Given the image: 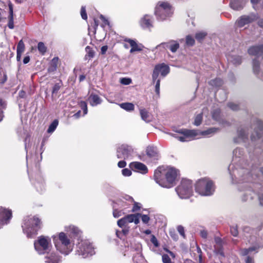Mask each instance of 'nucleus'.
Wrapping results in <instances>:
<instances>
[{
	"label": "nucleus",
	"mask_w": 263,
	"mask_h": 263,
	"mask_svg": "<svg viewBox=\"0 0 263 263\" xmlns=\"http://www.w3.org/2000/svg\"><path fill=\"white\" fill-rule=\"evenodd\" d=\"M120 82L123 85H129L132 83V80L130 78H123L120 80Z\"/></svg>",
	"instance_id": "c03bdc74"
},
{
	"label": "nucleus",
	"mask_w": 263,
	"mask_h": 263,
	"mask_svg": "<svg viewBox=\"0 0 263 263\" xmlns=\"http://www.w3.org/2000/svg\"><path fill=\"white\" fill-rule=\"evenodd\" d=\"M209 83L212 86L218 87L221 85L222 81L220 79H216L210 81Z\"/></svg>",
	"instance_id": "c9c22d12"
},
{
	"label": "nucleus",
	"mask_w": 263,
	"mask_h": 263,
	"mask_svg": "<svg viewBox=\"0 0 263 263\" xmlns=\"http://www.w3.org/2000/svg\"><path fill=\"white\" fill-rule=\"evenodd\" d=\"M219 129L215 127H212L202 132H199L196 130H190L187 129H181L178 131L180 135H174L173 136L181 142H187L196 138L198 136H203L210 137L217 133Z\"/></svg>",
	"instance_id": "f03ea898"
},
{
	"label": "nucleus",
	"mask_w": 263,
	"mask_h": 263,
	"mask_svg": "<svg viewBox=\"0 0 263 263\" xmlns=\"http://www.w3.org/2000/svg\"><path fill=\"white\" fill-rule=\"evenodd\" d=\"M246 263H254V260L253 258L251 257H247L246 260Z\"/></svg>",
	"instance_id": "e2e57ef3"
},
{
	"label": "nucleus",
	"mask_w": 263,
	"mask_h": 263,
	"mask_svg": "<svg viewBox=\"0 0 263 263\" xmlns=\"http://www.w3.org/2000/svg\"><path fill=\"white\" fill-rule=\"evenodd\" d=\"M69 229V231L74 235H76L77 236H79L80 235V231L77 227H75L74 226H70Z\"/></svg>",
	"instance_id": "a19ab883"
},
{
	"label": "nucleus",
	"mask_w": 263,
	"mask_h": 263,
	"mask_svg": "<svg viewBox=\"0 0 263 263\" xmlns=\"http://www.w3.org/2000/svg\"><path fill=\"white\" fill-rule=\"evenodd\" d=\"M151 241L154 244V245L156 247H158L159 246V243H158V240L155 236L153 235L152 236L151 239Z\"/></svg>",
	"instance_id": "603ef678"
},
{
	"label": "nucleus",
	"mask_w": 263,
	"mask_h": 263,
	"mask_svg": "<svg viewBox=\"0 0 263 263\" xmlns=\"http://www.w3.org/2000/svg\"><path fill=\"white\" fill-rule=\"evenodd\" d=\"M206 35V33L204 32H199L196 34L195 37L197 40L200 42Z\"/></svg>",
	"instance_id": "4c0bfd02"
},
{
	"label": "nucleus",
	"mask_w": 263,
	"mask_h": 263,
	"mask_svg": "<svg viewBox=\"0 0 263 263\" xmlns=\"http://www.w3.org/2000/svg\"><path fill=\"white\" fill-rule=\"evenodd\" d=\"M12 217L11 211L0 207V228L7 224Z\"/></svg>",
	"instance_id": "4468645a"
},
{
	"label": "nucleus",
	"mask_w": 263,
	"mask_h": 263,
	"mask_svg": "<svg viewBox=\"0 0 263 263\" xmlns=\"http://www.w3.org/2000/svg\"><path fill=\"white\" fill-rule=\"evenodd\" d=\"M77 254L85 258L95 254L94 248L88 240H82L78 245Z\"/></svg>",
	"instance_id": "6e6552de"
},
{
	"label": "nucleus",
	"mask_w": 263,
	"mask_h": 263,
	"mask_svg": "<svg viewBox=\"0 0 263 263\" xmlns=\"http://www.w3.org/2000/svg\"><path fill=\"white\" fill-rule=\"evenodd\" d=\"M141 219L144 223H147L149 220V218L147 215H141Z\"/></svg>",
	"instance_id": "6e6d98bb"
},
{
	"label": "nucleus",
	"mask_w": 263,
	"mask_h": 263,
	"mask_svg": "<svg viewBox=\"0 0 263 263\" xmlns=\"http://www.w3.org/2000/svg\"><path fill=\"white\" fill-rule=\"evenodd\" d=\"M34 248L40 254L47 253L45 257V262L47 263H59L60 259L55 253H49L51 248V239L49 237L41 236L37 240L34 241Z\"/></svg>",
	"instance_id": "f257e3e1"
},
{
	"label": "nucleus",
	"mask_w": 263,
	"mask_h": 263,
	"mask_svg": "<svg viewBox=\"0 0 263 263\" xmlns=\"http://www.w3.org/2000/svg\"><path fill=\"white\" fill-rule=\"evenodd\" d=\"M133 149L130 146L122 145L117 149V156L119 159H126L131 155Z\"/></svg>",
	"instance_id": "ddd939ff"
},
{
	"label": "nucleus",
	"mask_w": 263,
	"mask_h": 263,
	"mask_svg": "<svg viewBox=\"0 0 263 263\" xmlns=\"http://www.w3.org/2000/svg\"><path fill=\"white\" fill-rule=\"evenodd\" d=\"M0 110H1L3 108H4L5 107V103L3 101V100L1 99H0Z\"/></svg>",
	"instance_id": "69168bd1"
},
{
	"label": "nucleus",
	"mask_w": 263,
	"mask_h": 263,
	"mask_svg": "<svg viewBox=\"0 0 263 263\" xmlns=\"http://www.w3.org/2000/svg\"><path fill=\"white\" fill-rule=\"evenodd\" d=\"M250 55L259 56L263 54V44L251 47L248 49Z\"/></svg>",
	"instance_id": "6ab92c4d"
},
{
	"label": "nucleus",
	"mask_w": 263,
	"mask_h": 263,
	"mask_svg": "<svg viewBox=\"0 0 263 263\" xmlns=\"http://www.w3.org/2000/svg\"><path fill=\"white\" fill-rule=\"evenodd\" d=\"M80 105L81 107V109L83 110L84 115H86L87 113V104L84 101H81L80 103Z\"/></svg>",
	"instance_id": "a18cd8bd"
},
{
	"label": "nucleus",
	"mask_w": 263,
	"mask_h": 263,
	"mask_svg": "<svg viewBox=\"0 0 263 263\" xmlns=\"http://www.w3.org/2000/svg\"><path fill=\"white\" fill-rule=\"evenodd\" d=\"M140 25L143 28L148 29L153 27L151 17L148 15H144L140 21Z\"/></svg>",
	"instance_id": "4be33fe9"
},
{
	"label": "nucleus",
	"mask_w": 263,
	"mask_h": 263,
	"mask_svg": "<svg viewBox=\"0 0 263 263\" xmlns=\"http://www.w3.org/2000/svg\"><path fill=\"white\" fill-rule=\"evenodd\" d=\"M176 191L181 198H189L193 193L192 181L187 179H182L180 185L176 189Z\"/></svg>",
	"instance_id": "423d86ee"
},
{
	"label": "nucleus",
	"mask_w": 263,
	"mask_h": 263,
	"mask_svg": "<svg viewBox=\"0 0 263 263\" xmlns=\"http://www.w3.org/2000/svg\"><path fill=\"white\" fill-rule=\"evenodd\" d=\"M173 12L172 6L166 2H159L155 9V14L158 19L164 20L170 16Z\"/></svg>",
	"instance_id": "0eeeda50"
},
{
	"label": "nucleus",
	"mask_w": 263,
	"mask_h": 263,
	"mask_svg": "<svg viewBox=\"0 0 263 263\" xmlns=\"http://www.w3.org/2000/svg\"><path fill=\"white\" fill-rule=\"evenodd\" d=\"M37 48L40 53L44 54L46 52V47L43 42H39L37 46Z\"/></svg>",
	"instance_id": "f704fd0d"
},
{
	"label": "nucleus",
	"mask_w": 263,
	"mask_h": 263,
	"mask_svg": "<svg viewBox=\"0 0 263 263\" xmlns=\"http://www.w3.org/2000/svg\"><path fill=\"white\" fill-rule=\"evenodd\" d=\"M58 125V121L57 120H54L52 123L49 125L47 130L48 133H51L54 131Z\"/></svg>",
	"instance_id": "72a5a7b5"
},
{
	"label": "nucleus",
	"mask_w": 263,
	"mask_h": 263,
	"mask_svg": "<svg viewBox=\"0 0 263 263\" xmlns=\"http://www.w3.org/2000/svg\"><path fill=\"white\" fill-rule=\"evenodd\" d=\"M195 43L194 38L191 35H187L186 37V44L188 46H193Z\"/></svg>",
	"instance_id": "ea45409f"
},
{
	"label": "nucleus",
	"mask_w": 263,
	"mask_h": 263,
	"mask_svg": "<svg viewBox=\"0 0 263 263\" xmlns=\"http://www.w3.org/2000/svg\"><path fill=\"white\" fill-rule=\"evenodd\" d=\"M61 85L60 83H57L55 84L53 88H52V96L53 97L54 95H56L59 89H60Z\"/></svg>",
	"instance_id": "79ce46f5"
},
{
	"label": "nucleus",
	"mask_w": 263,
	"mask_h": 263,
	"mask_svg": "<svg viewBox=\"0 0 263 263\" xmlns=\"http://www.w3.org/2000/svg\"><path fill=\"white\" fill-rule=\"evenodd\" d=\"M139 204L138 203H135L133 208V209H132V211L133 212H136V211H138L140 209V206H139Z\"/></svg>",
	"instance_id": "bf43d9fd"
},
{
	"label": "nucleus",
	"mask_w": 263,
	"mask_h": 263,
	"mask_svg": "<svg viewBox=\"0 0 263 263\" xmlns=\"http://www.w3.org/2000/svg\"><path fill=\"white\" fill-rule=\"evenodd\" d=\"M258 25L263 29V19H261L258 22Z\"/></svg>",
	"instance_id": "338daca9"
},
{
	"label": "nucleus",
	"mask_w": 263,
	"mask_h": 263,
	"mask_svg": "<svg viewBox=\"0 0 263 263\" xmlns=\"http://www.w3.org/2000/svg\"><path fill=\"white\" fill-rule=\"evenodd\" d=\"M140 214H129L119 219L117 224L120 228L126 227L129 223L134 222L137 224L139 222V216Z\"/></svg>",
	"instance_id": "9b49d317"
},
{
	"label": "nucleus",
	"mask_w": 263,
	"mask_h": 263,
	"mask_svg": "<svg viewBox=\"0 0 263 263\" xmlns=\"http://www.w3.org/2000/svg\"><path fill=\"white\" fill-rule=\"evenodd\" d=\"M53 240L57 249L61 253L67 255L72 250L71 240L63 232H61L58 236H53Z\"/></svg>",
	"instance_id": "20e7f679"
},
{
	"label": "nucleus",
	"mask_w": 263,
	"mask_h": 263,
	"mask_svg": "<svg viewBox=\"0 0 263 263\" xmlns=\"http://www.w3.org/2000/svg\"><path fill=\"white\" fill-rule=\"evenodd\" d=\"M126 165V163L125 161L122 160L118 162V166L120 168H124Z\"/></svg>",
	"instance_id": "4d7b16f0"
},
{
	"label": "nucleus",
	"mask_w": 263,
	"mask_h": 263,
	"mask_svg": "<svg viewBox=\"0 0 263 263\" xmlns=\"http://www.w3.org/2000/svg\"><path fill=\"white\" fill-rule=\"evenodd\" d=\"M130 167L133 170L139 172L141 174H146L148 171L146 166L139 162L131 163L130 164Z\"/></svg>",
	"instance_id": "f3484780"
},
{
	"label": "nucleus",
	"mask_w": 263,
	"mask_h": 263,
	"mask_svg": "<svg viewBox=\"0 0 263 263\" xmlns=\"http://www.w3.org/2000/svg\"><path fill=\"white\" fill-rule=\"evenodd\" d=\"M245 4L243 0H231L230 6L235 10H239L243 8Z\"/></svg>",
	"instance_id": "5701e85b"
},
{
	"label": "nucleus",
	"mask_w": 263,
	"mask_h": 263,
	"mask_svg": "<svg viewBox=\"0 0 263 263\" xmlns=\"http://www.w3.org/2000/svg\"><path fill=\"white\" fill-rule=\"evenodd\" d=\"M215 241L216 245L214 246V251L218 252L220 251V249L221 247V239L219 237H216L215 238Z\"/></svg>",
	"instance_id": "473e14b6"
},
{
	"label": "nucleus",
	"mask_w": 263,
	"mask_h": 263,
	"mask_svg": "<svg viewBox=\"0 0 263 263\" xmlns=\"http://www.w3.org/2000/svg\"><path fill=\"white\" fill-rule=\"evenodd\" d=\"M258 18L257 14L250 13L248 15H243L240 16L236 21L235 25L238 28H242L245 25L252 23Z\"/></svg>",
	"instance_id": "9d476101"
},
{
	"label": "nucleus",
	"mask_w": 263,
	"mask_h": 263,
	"mask_svg": "<svg viewBox=\"0 0 263 263\" xmlns=\"http://www.w3.org/2000/svg\"><path fill=\"white\" fill-rule=\"evenodd\" d=\"M147 155L153 160H157L159 158V153L156 147L149 146L146 149Z\"/></svg>",
	"instance_id": "aec40b11"
},
{
	"label": "nucleus",
	"mask_w": 263,
	"mask_h": 263,
	"mask_svg": "<svg viewBox=\"0 0 263 263\" xmlns=\"http://www.w3.org/2000/svg\"><path fill=\"white\" fill-rule=\"evenodd\" d=\"M25 49V45L22 40H20L17 46V52L23 53Z\"/></svg>",
	"instance_id": "e433bc0d"
},
{
	"label": "nucleus",
	"mask_w": 263,
	"mask_h": 263,
	"mask_svg": "<svg viewBox=\"0 0 263 263\" xmlns=\"http://www.w3.org/2000/svg\"><path fill=\"white\" fill-rule=\"evenodd\" d=\"M119 105L122 108L128 111H133L135 109V106L132 103H123Z\"/></svg>",
	"instance_id": "cd10ccee"
},
{
	"label": "nucleus",
	"mask_w": 263,
	"mask_h": 263,
	"mask_svg": "<svg viewBox=\"0 0 263 263\" xmlns=\"http://www.w3.org/2000/svg\"><path fill=\"white\" fill-rule=\"evenodd\" d=\"M200 236L203 238H206L208 236V232L205 230H201Z\"/></svg>",
	"instance_id": "13d9d810"
},
{
	"label": "nucleus",
	"mask_w": 263,
	"mask_h": 263,
	"mask_svg": "<svg viewBox=\"0 0 263 263\" xmlns=\"http://www.w3.org/2000/svg\"><path fill=\"white\" fill-rule=\"evenodd\" d=\"M257 249L256 247L249 248V249H243L239 251V253L242 256L248 255L250 252L255 251Z\"/></svg>",
	"instance_id": "2f4dec72"
},
{
	"label": "nucleus",
	"mask_w": 263,
	"mask_h": 263,
	"mask_svg": "<svg viewBox=\"0 0 263 263\" xmlns=\"http://www.w3.org/2000/svg\"><path fill=\"white\" fill-rule=\"evenodd\" d=\"M8 6L9 9V15L8 16L9 22L8 26L10 29H12L14 28L13 5L11 2H9Z\"/></svg>",
	"instance_id": "b1692460"
},
{
	"label": "nucleus",
	"mask_w": 263,
	"mask_h": 263,
	"mask_svg": "<svg viewBox=\"0 0 263 263\" xmlns=\"http://www.w3.org/2000/svg\"><path fill=\"white\" fill-rule=\"evenodd\" d=\"M259 199L260 204L263 205V194L259 197Z\"/></svg>",
	"instance_id": "774afa93"
},
{
	"label": "nucleus",
	"mask_w": 263,
	"mask_h": 263,
	"mask_svg": "<svg viewBox=\"0 0 263 263\" xmlns=\"http://www.w3.org/2000/svg\"><path fill=\"white\" fill-rule=\"evenodd\" d=\"M122 174L124 176H130L132 175V171L128 168H124L122 170Z\"/></svg>",
	"instance_id": "09e8293b"
},
{
	"label": "nucleus",
	"mask_w": 263,
	"mask_h": 263,
	"mask_svg": "<svg viewBox=\"0 0 263 263\" xmlns=\"http://www.w3.org/2000/svg\"><path fill=\"white\" fill-rule=\"evenodd\" d=\"M206 109H204L202 111V112L197 115L195 118L194 122L193 123L194 125L195 126H199L201 124L202 120V115L204 114L205 111Z\"/></svg>",
	"instance_id": "c756f323"
},
{
	"label": "nucleus",
	"mask_w": 263,
	"mask_h": 263,
	"mask_svg": "<svg viewBox=\"0 0 263 263\" xmlns=\"http://www.w3.org/2000/svg\"><path fill=\"white\" fill-rule=\"evenodd\" d=\"M169 71V67L164 64L156 65L152 74L153 81L154 82L157 80L160 73L162 76L165 77L168 73Z\"/></svg>",
	"instance_id": "f8f14e48"
},
{
	"label": "nucleus",
	"mask_w": 263,
	"mask_h": 263,
	"mask_svg": "<svg viewBox=\"0 0 263 263\" xmlns=\"http://www.w3.org/2000/svg\"><path fill=\"white\" fill-rule=\"evenodd\" d=\"M89 102L91 105L92 106H96L98 104H99L101 102V100L100 97L97 95L91 94L89 98Z\"/></svg>",
	"instance_id": "393cba45"
},
{
	"label": "nucleus",
	"mask_w": 263,
	"mask_h": 263,
	"mask_svg": "<svg viewBox=\"0 0 263 263\" xmlns=\"http://www.w3.org/2000/svg\"><path fill=\"white\" fill-rule=\"evenodd\" d=\"M165 167L164 166L159 167L154 172V179L156 182L161 186V184H164V180L162 179V176L165 175Z\"/></svg>",
	"instance_id": "dca6fc26"
},
{
	"label": "nucleus",
	"mask_w": 263,
	"mask_h": 263,
	"mask_svg": "<svg viewBox=\"0 0 263 263\" xmlns=\"http://www.w3.org/2000/svg\"><path fill=\"white\" fill-rule=\"evenodd\" d=\"M30 61V58L29 56L25 57L23 59L24 64H27Z\"/></svg>",
	"instance_id": "0e129e2a"
},
{
	"label": "nucleus",
	"mask_w": 263,
	"mask_h": 263,
	"mask_svg": "<svg viewBox=\"0 0 263 263\" xmlns=\"http://www.w3.org/2000/svg\"><path fill=\"white\" fill-rule=\"evenodd\" d=\"M220 110L219 109H217L214 110L212 112V117H213V118L215 120L219 121V119H220Z\"/></svg>",
	"instance_id": "58836bf2"
},
{
	"label": "nucleus",
	"mask_w": 263,
	"mask_h": 263,
	"mask_svg": "<svg viewBox=\"0 0 263 263\" xmlns=\"http://www.w3.org/2000/svg\"><path fill=\"white\" fill-rule=\"evenodd\" d=\"M85 50L87 52L85 56V59L86 60H89L94 57L95 51L89 46H87L85 48Z\"/></svg>",
	"instance_id": "c85d7f7f"
},
{
	"label": "nucleus",
	"mask_w": 263,
	"mask_h": 263,
	"mask_svg": "<svg viewBox=\"0 0 263 263\" xmlns=\"http://www.w3.org/2000/svg\"><path fill=\"white\" fill-rule=\"evenodd\" d=\"M177 230L182 236H183V237H185L184 230L182 226H179L177 228Z\"/></svg>",
	"instance_id": "5fc2aeb1"
},
{
	"label": "nucleus",
	"mask_w": 263,
	"mask_h": 263,
	"mask_svg": "<svg viewBox=\"0 0 263 263\" xmlns=\"http://www.w3.org/2000/svg\"><path fill=\"white\" fill-rule=\"evenodd\" d=\"M41 226V220L35 216L26 217L22 226L24 233L27 235L28 237H32L33 235H36Z\"/></svg>",
	"instance_id": "7ed1b4c3"
},
{
	"label": "nucleus",
	"mask_w": 263,
	"mask_h": 263,
	"mask_svg": "<svg viewBox=\"0 0 263 263\" xmlns=\"http://www.w3.org/2000/svg\"><path fill=\"white\" fill-rule=\"evenodd\" d=\"M81 15L83 19L84 20H87V15L86 14L85 7L84 6H82L81 7Z\"/></svg>",
	"instance_id": "de8ad7c7"
},
{
	"label": "nucleus",
	"mask_w": 263,
	"mask_h": 263,
	"mask_svg": "<svg viewBox=\"0 0 263 263\" xmlns=\"http://www.w3.org/2000/svg\"><path fill=\"white\" fill-rule=\"evenodd\" d=\"M178 175V171L173 167H165V176L166 181L164 184H161V186L166 188L172 187L175 184V181Z\"/></svg>",
	"instance_id": "1a4fd4ad"
},
{
	"label": "nucleus",
	"mask_w": 263,
	"mask_h": 263,
	"mask_svg": "<svg viewBox=\"0 0 263 263\" xmlns=\"http://www.w3.org/2000/svg\"><path fill=\"white\" fill-rule=\"evenodd\" d=\"M179 47V43L177 41L170 40L167 42L160 44L156 48L162 47L165 49H169L172 52L174 53L176 52Z\"/></svg>",
	"instance_id": "2eb2a0df"
},
{
	"label": "nucleus",
	"mask_w": 263,
	"mask_h": 263,
	"mask_svg": "<svg viewBox=\"0 0 263 263\" xmlns=\"http://www.w3.org/2000/svg\"><path fill=\"white\" fill-rule=\"evenodd\" d=\"M140 114L143 120L148 122L151 121L150 115L145 109H140Z\"/></svg>",
	"instance_id": "a878e982"
},
{
	"label": "nucleus",
	"mask_w": 263,
	"mask_h": 263,
	"mask_svg": "<svg viewBox=\"0 0 263 263\" xmlns=\"http://www.w3.org/2000/svg\"><path fill=\"white\" fill-rule=\"evenodd\" d=\"M253 70L257 77L263 80V64L260 65L257 60H253Z\"/></svg>",
	"instance_id": "a211bd4d"
},
{
	"label": "nucleus",
	"mask_w": 263,
	"mask_h": 263,
	"mask_svg": "<svg viewBox=\"0 0 263 263\" xmlns=\"http://www.w3.org/2000/svg\"><path fill=\"white\" fill-rule=\"evenodd\" d=\"M238 153L239 155H241V149H239V148H236L234 151H233V155L236 156V157L238 156L239 157V156H237V153Z\"/></svg>",
	"instance_id": "680f3d73"
},
{
	"label": "nucleus",
	"mask_w": 263,
	"mask_h": 263,
	"mask_svg": "<svg viewBox=\"0 0 263 263\" xmlns=\"http://www.w3.org/2000/svg\"><path fill=\"white\" fill-rule=\"evenodd\" d=\"M122 212L121 211H119L118 210H114V212H113V215H114V217L118 218L119 217H120V216L122 215Z\"/></svg>",
	"instance_id": "864d4df0"
},
{
	"label": "nucleus",
	"mask_w": 263,
	"mask_h": 263,
	"mask_svg": "<svg viewBox=\"0 0 263 263\" xmlns=\"http://www.w3.org/2000/svg\"><path fill=\"white\" fill-rule=\"evenodd\" d=\"M156 81V85H155V91L157 93V95L159 96L160 94V80L157 79L155 80L154 82L153 81V82L154 83Z\"/></svg>",
	"instance_id": "37998d69"
},
{
	"label": "nucleus",
	"mask_w": 263,
	"mask_h": 263,
	"mask_svg": "<svg viewBox=\"0 0 263 263\" xmlns=\"http://www.w3.org/2000/svg\"><path fill=\"white\" fill-rule=\"evenodd\" d=\"M126 42L129 43L132 48L130 50V53H133L135 51H142L143 48V46L142 44H138L136 42L133 40L127 39L125 40Z\"/></svg>",
	"instance_id": "412c9836"
},
{
	"label": "nucleus",
	"mask_w": 263,
	"mask_h": 263,
	"mask_svg": "<svg viewBox=\"0 0 263 263\" xmlns=\"http://www.w3.org/2000/svg\"><path fill=\"white\" fill-rule=\"evenodd\" d=\"M228 60L235 65H239L242 61L241 58L238 55L230 57Z\"/></svg>",
	"instance_id": "7c9ffc66"
},
{
	"label": "nucleus",
	"mask_w": 263,
	"mask_h": 263,
	"mask_svg": "<svg viewBox=\"0 0 263 263\" xmlns=\"http://www.w3.org/2000/svg\"><path fill=\"white\" fill-rule=\"evenodd\" d=\"M195 190L202 196H210L215 191L213 181L208 178L199 179L196 182Z\"/></svg>",
	"instance_id": "39448f33"
},
{
	"label": "nucleus",
	"mask_w": 263,
	"mask_h": 263,
	"mask_svg": "<svg viewBox=\"0 0 263 263\" xmlns=\"http://www.w3.org/2000/svg\"><path fill=\"white\" fill-rule=\"evenodd\" d=\"M228 106L233 110H237L239 109V106L233 103H229Z\"/></svg>",
	"instance_id": "8fccbe9b"
},
{
	"label": "nucleus",
	"mask_w": 263,
	"mask_h": 263,
	"mask_svg": "<svg viewBox=\"0 0 263 263\" xmlns=\"http://www.w3.org/2000/svg\"><path fill=\"white\" fill-rule=\"evenodd\" d=\"M238 138L234 139L235 142H239L241 141H244L245 139L247 137L248 135L243 129H241L238 131Z\"/></svg>",
	"instance_id": "bb28decb"
},
{
	"label": "nucleus",
	"mask_w": 263,
	"mask_h": 263,
	"mask_svg": "<svg viewBox=\"0 0 263 263\" xmlns=\"http://www.w3.org/2000/svg\"><path fill=\"white\" fill-rule=\"evenodd\" d=\"M107 49H108L107 46L105 45V46H102L101 48V54H105L106 51L107 50Z\"/></svg>",
	"instance_id": "052dcab7"
},
{
	"label": "nucleus",
	"mask_w": 263,
	"mask_h": 263,
	"mask_svg": "<svg viewBox=\"0 0 263 263\" xmlns=\"http://www.w3.org/2000/svg\"><path fill=\"white\" fill-rule=\"evenodd\" d=\"M230 232L232 235L236 236L238 235V230L236 227H232L230 229Z\"/></svg>",
	"instance_id": "3c124183"
},
{
	"label": "nucleus",
	"mask_w": 263,
	"mask_h": 263,
	"mask_svg": "<svg viewBox=\"0 0 263 263\" xmlns=\"http://www.w3.org/2000/svg\"><path fill=\"white\" fill-rule=\"evenodd\" d=\"M162 261L163 263H173L167 254H164L162 255Z\"/></svg>",
	"instance_id": "49530a36"
}]
</instances>
